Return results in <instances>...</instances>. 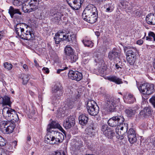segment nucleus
I'll return each mask as SVG.
<instances>
[{
	"label": "nucleus",
	"instance_id": "obj_11",
	"mask_svg": "<svg viewBox=\"0 0 155 155\" xmlns=\"http://www.w3.org/2000/svg\"><path fill=\"white\" fill-rule=\"evenodd\" d=\"M75 119L73 116H69L64 121L63 126L66 129H69L75 124Z\"/></svg>",
	"mask_w": 155,
	"mask_h": 155
},
{
	"label": "nucleus",
	"instance_id": "obj_14",
	"mask_svg": "<svg viewBox=\"0 0 155 155\" xmlns=\"http://www.w3.org/2000/svg\"><path fill=\"white\" fill-rule=\"evenodd\" d=\"M50 14L51 16L54 17L52 21L54 22H58L60 21L62 16L61 13L58 12L57 10L54 9H52L50 10Z\"/></svg>",
	"mask_w": 155,
	"mask_h": 155
},
{
	"label": "nucleus",
	"instance_id": "obj_4",
	"mask_svg": "<svg viewBox=\"0 0 155 155\" xmlns=\"http://www.w3.org/2000/svg\"><path fill=\"white\" fill-rule=\"evenodd\" d=\"M95 133L94 128L90 126L85 129L84 132L82 134L81 137L83 140L86 142L87 140H91V138L94 137Z\"/></svg>",
	"mask_w": 155,
	"mask_h": 155
},
{
	"label": "nucleus",
	"instance_id": "obj_16",
	"mask_svg": "<svg viewBox=\"0 0 155 155\" xmlns=\"http://www.w3.org/2000/svg\"><path fill=\"white\" fill-rule=\"evenodd\" d=\"M45 142L47 144L52 145L57 144L55 140H54L53 136H52V133H51V131H48L47 134L45 137Z\"/></svg>",
	"mask_w": 155,
	"mask_h": 155
},
{
	"label": "nucleus",
	"instance_id": "obj_44",
	"mask_svg": "<svg viewBox=\"0 0 155 155\" xmlns=\"http://www.w3.org/2000/svg\"><path fill=\"white\" fill-rule=\"evenodd\" d=\"M70 61L71 63L75 62L78 59V56L74 54L68 56Z\"/></svg>",
	"mask_w": 155,
	"mask_h": 155
},
{
	"label": "nucleus",
	"instance_id": "obj_9",
	"mask_svg": "<svg viewBox=\"0 0 155 155\" xmlns=\"http://www.w3.org/2000/svg\"><path fill=\"white\" fill-rule=\"evenodd\" d=\"M66 1L71 8L77 10L80 8L84 0H66Z\"/></svg>",
	"mask_w": 155,
	"mask_h": 155
},
{
	"label": "nucleus",
	"instance_id": "obj_32",
	"mask_svg": "<svg viewBox=\"0 0 155 155\" xmlns=\"http://www.w3.org/2000/svg\"><path fill=\"white\" fill-rule=\"evenodd\" d=\"M127 62L131 65H133L136 61L135 56H126Z\"/></svg>",
	"mask_w": 155,
	"mask_h": 155
},
{
	"label": "nucleus",
	"instance_id": "obj_37",
	"mask_svg": "<svg viewBox=\"0 0 155 155\" xmlns=\"http://www.w3.org/2000/svg\"><path fill=\"white\" fill-rule=\"evenodd\" d=\"M111 129L107 125H104L102 126L101 128V131L104 135H105V133H107L109 132V130L110 131Z\"/></svg>",
	"mask_w": 155,
	"mask_h": 155
},
{
	"label": "nucleus",
	"instance_id": "obj_40",
	"mask_svg": "<svg viewBox=\"0 0 155 155\" xmlns=\"http://www.w3.org/2000/svg\"><path fill=\"white\" fill-rule=\"evenodd\" d=\"M22 9L24 12L30 13L31 12H32V10H31V8H28V5L26 6V4L25 3H23Z\"/></svg>",
	"mask_w": 155,
	"mask_h": 155
},
{
	"label": "nucleus",
	"instance_id": "obj_46",
	"mask_svg": "<svg viewBox=\"0 0 155 155\" xmlns=\"http://www.w3.org/2000/svg\"><path fill=\"white\" fill-rule=\"evenodd\" d=\"M12 65L11 64L8 62H5L4 64V68L8 71L11 70L12 68Z\"/></svg>",
	"mask_w": 155,
	"mask_h": 155
},
{
	"label": "nucleus",
	"instance_id": "obj_48",
	"mask_svg": "<svg viewBox=\"0 0 155 155\" xmlns=\"http://www.w3.org/2000/svg\"><path fill=\"white\" fill-rule=\"evenodd\" d=\"M109 132L107 133H105V136L108 138H111L114 135V133L112 129L110 131H109Z\"/></svg>",
	"mask_w": 155,
	"mask_h": 155
},
{
	"label": "nucleus",
	"instance_id": "obj_36",
	"mask_svg": "<svg viewBox=\"0 0 155 155\" xmlns=\"http://www.w3.org/2000/svg\"><path fill=\"white\" fill-rule=\"evenodd\" d=\"M104 8H106V12H112L114 10V7L113 6L112 4H106L104 6Z\"/></svg>",
	"mask_w": 155,
	"mask_h": 155
},
{
	"label": "nucleus",
	"instance_id": "obj_38",
	"mask_svg": "<svg viewBox=\"0 0 155 155\" xmlns=\"http://www.w3.org/2000/svg\"><path fill=\"white\" fill-rule=\"evenodd\" d=\"M82 41L85 46L92 48L94 46V43L89 40H83Z\"/></svg>",
	"mask_w": 155,
	"mask_h": 155
},
{
	"label": "nucleus",
	"instance_id": "obj_53",
	"mask_svg": "<svg viewBox=\"0 0 155 155\" xmlns=\"http://www.w3.org/2000/svg\"><path fill=\"white\" fill-rule=\"evenodd\" d=\"M61 69H58L57 70V73L58 74H59L62 71L68 69V68L67 66L66 65H65L64 67H62L61 66Z\"/></svg>",
	"mask_w": 155,
	"mask_h": 155
},
{
	"label": "nucleus",
	"instance_id": "obj_60",
	"mask_svg": "<svg viewBox=\"0 0 155 155\" xmlns=\"http://www.w3.org/2000/svg\"><path fill=\"white\" fill-rule=\"evenodd\" d=\"M17 145V141H13L12 143V145L15 147Z\"/></svg>",
	"mask_w": 155,
	"mask_h": 155
},
{
	"label": "nucleus",
	"instance_id": "obj_57",
	"mask_svg": "<svg viewBox=\"0 0 155 155\" xmlns=\"http://www.w3.org/2000/svg\"><path fill=\"white\" fill-rule=\"evenodd\" d=\"M42 71L45 72L48 74L49 73V71L48 68L44 67L42 69Z\"/></svg>",
	"mask_w": 155,
	"mask_h": 155
},
{
	"label": "nucleus",
	"instance_id": "obj_1",
	"mask_svg": "<svg viewBox=\"0 0 155 155\" xmlns=\"http://www.w3.org/2000/svg\"><path fill=\"white\" fill-rule=\"evenodd\" d=\"M2 113L4 117L10 121H2L0 124L1 130L5 134L12 133L15 128L14 122L18 120V116L14 110L7 107L3 109Z\"/></svg>",
	"mask_w": 155,
	"mask_h": 155
},
{
	"label": "nucleus",
	"instance_id": "obj_21",
	"mask_svg": "<svg viewBox=\"0 0 155 155\" xmlns=\"http://www.w3.org/2000/svg\"><path fill=\"white\" fill-rule=\"evenodd\" d=\"M39 0H31L29 4L33 11L37 9L39 5Z\"/></svg>",
	"mask_w": 155,
	"mask_h": 155
},
{
	"label": "nucleus",
	"instance_id": "obj_25",
	"mask_svg": "<svg viewBox=\"0 0 155 155\" xmlns=\"http://www.w3.org/2000/svg\"><path fill=\"white\" fill-rule=\"evenodd\" d=\"M76 100L75 99H71V100L68 99V101H69L68 104V106L70 108H72L75 104L76 105L78 104V102H79L80 100L79 98H76Z\"/></svg>",
	"mask_w": 155,
	"mask_h": 155
},
{
	"label": "nucleus",
	"instance_id": "obj_43",
	"mask_svg": "<svg viewBox=\"0 0 155 155\" xmlns=\"http://www.w3.org/2000/svg\"><path fill=\"white\" fill-rule=\"evenodd\" d=\"M128 140L131 143H133L136 142L137 140V138L136 135L131 136L128 137Z\"/></svg>",
	"mask_w": 155,
	"mask_h": 155
},
{
	"label": "nucleus",
	"instance_id": "obj_15",
	"mask_svg": "<svg viewBox=\"0 0 155 155\" xmlns=\"http://www.w3.org/2000/svg\"><path fill=\"white\" fill-rule=\"evenodd\" d=\"M58 128L62 132H63L64 130L63 129L60 125L56 121H52L51 123L48 124L47 130L48 131L51 132L54 131L52 129Z\"/></svg>",
	"mask_w": 155,
	"mask_h": 155
},
{
	"label": "nucleus",
	"instance_id": "obj_31",
	"mask_svg": "<svg viewBox=\"0 0 155 155\" xmlns=\"http://www.w3.org/2000/svg\"><path fill=\"white\" fill-rule=\"evenodd\" d=\"M154 85L153 84L149 83L148 86L147 91L146 95H150L155 92Z\"/></svg>",
	"mask_w": 155,
	"mask_h": 155
},
{
	"label": "nucleus",
	"instance_id": "obj_8",
	"mask_svg": "<svg viewBox=\"0 0 155 155\" xmlns=\"http://www.w3.org/2000/svg\"><path fill=\"white\" fill-rule=\"evenodd\" d=\"M68 76L70 78L77 81H80L83 78L82 73L77 71H70Z\"/></svg>",
	"mask_w": 155,
	"mask_h": 155
},
{
	"label": "nucleus",
	"instance_id": "obj_56",
	"mask_svg": "<svg viewBox=\"0 0 155 155\" xmlns=\"http://www.w3.org/2000/svg\"><path fill=\"white\" fill-rule=\"evenodd\" d=\"M0 155H7L6 152L2 148H0Z\"/></svg>",
	"mask_w": 155,
	"mask_h": 155
},
{
	"label": "nucleus",
	"instance_id": "obj_49",
	"mask_svg": "<svg viewBox=\"0 0 155 155\" xmlns=\"http://www.w3.org/2000/svg\"><path fill=\"white\" fill-rule=\"evenodd\" d=\"M128 103L129 104L133 103L135 101V99L133 97L132 95L129 94L128 97Z\"/></svg>",
	"mask_w": 155,
	"mask_h": 155
},
{
	"label": "nucleus",
	"instance_id": "obj_20",
	"mask_svg": "<svg viewBox=\"0 0 155 155\" xmlns=\"http://www.w3.org/2000/svg\"><path fill=\"white\" fill-rule=\"evenodd\" d=\"M149 83H144L140 84L138 87L140 93L144 95H146Z\"/></svg>",
	"mask_w": 155,
	"mask_h": 155
},
{
	"label": "nucleus",
	"instance_id": "obj_30",
	"mask_svg": "<svg viewBox=\"0 0 155 155\" xmlns=\"http://www.w3.org/2000/svg\"><path fill=\"white\" fill-rule=\"evenodd\" d=\"M99 111V107L97 106H96L95 107L89 110L88 112L92 116H96L97 115Z\"/></svg>",
	"mask_w": 155,
	"mask_h": 155
},
{
	"label": "nucleus",
	"instance_id": "obj_12",
	"mask_svg": "<svg viewBox=\"0 0 155 155\" xmlns=\"http://www.w3.org/2000/svg\"><path fill=\"white\" fill-rule=\"evenodd\" d=\"M125 51H126V56H136L138 53V51L135 47L130 46H127L124 48Z\"/></svg>",
	"mask_w": 155,
	"mask_h": 155
},
{
	"label": "nucleus",
	"instance_id": "obj_26",
	"mask_svg": "<svg viewBox=\"0 0 155 155\" xmlns=\"http://www.w3.org/2000/svg\"><path fill=\"white\" fill-rule=\"evenodd\" d=\"M96 106H97L96 103L93 100H89L87 104V112L91 110V109L95 107Z\"/></svg>",
	"mask_w": 155,
	"mask_h": 155
},
{
	"label": "nucleus",
	"instance_id": "obj_29",
	"mask_svg": "<svg viewBox=\"0 0 155 155\" xmlns=\"http://www.w3.org/2000/svg\"><path fill=\"white\" fill-rule=\"evenodd\" d=\"M120 3L122 7L124 9L130 10L132 8V6L127 1H122Z\"/></svg>",
	"mask_w": 155,
	"mask_h": 155
},
{
	"label": "nucleus",
	"instance_id": "obj_59",
	"mask_svg": "<svg viewBox=\"0 0 155 155\" xmlns=\"http://www.w3.org/2000/svg\"><path fill=\"white\" fill-rule=\"evenodd\" d=\"M23 67L25 71H28L29 69L28 66L26 64H24L23 66Z\"/></svg>",
	"mask_w": 155,
	"mask_h": 155
},
{
	"label": "nucleus",
	"instance_id": "obj_28",
	"mask_svg": "<svg viewBox=\"0 0 155 155\" xmlns=\"http://www.w3.org/2000/svg\"><path fill=\"white\" fill-rule=\"evenodd\" d=\"M74 50L69 45H67L64 48V53L68 56L74 54Z\"/></svg>",
	"mask_w": 155,
	"mask_h": 155
},
{
	"label": "nucleus",
	"instance_id": "obj_47",
	"mask_svg": "<svg viewBox=\"0 0 155 155\" xmlns=\"http://www.w3.org/2000/svg\"><path fill=\"white\" fill-rule=\"evenodd\" d=\"M23 3V0H14L13 4L15 5L18 6L22 5Z\"/></svg>",
	"mask_w": 155,
	"mask_h": 155
},
{
	"label": "nucleus",
	"instance_id": "obj_50",
	"mask_svg": "<svg viewBox=\"0 0 155 155\" xmlns=\"http://www.w3.org/2000/svg\"><path fill=\"white\" fill-rule=\"evenodd\" d=\"M153 107L155 108V95H153L149 100Z\"/></svg>",
	"mask_w": 155,
	"mask_h": 155
},
{
	"label": "nucleus",
	"instance_id": "obj_55",
	"mask_svg": "<svg viewBox=\"0 0 155 155\" xmlns=\"http://www.w3.org/2000/svg\"><path fill=\"white\" fill-rule=\"evenodd\" d=\"M55 155H68V154L67 152L63 151L61 153L59 152H56Z\"/></svg>",
	"mask_w": 155,
	"mask_h": 155
},
{
	"label": "nucleus",
	"instance_id": "obj_35",
	"mask_svg": "<svg viewBox=\"0 0 155 155\" xmlns=\"http://www.w3.org/2000/svg\"><path fill=\"white\" fill-rule=\"evenodd\" d=\"M148 35L146 37V40L152 41L153 40L155 41V34L153 32L150 31L148 33Z\"/></svg>",
	"mask_w": 155,
	"mask_h": 155
},
{
	"label": "nucleus",
	"instance_id": "obj_3",
	"mask_svg": "<svg viewBox=\"0 0 155 155\" xmlns=\"http://www.w3.org/2000/svg\"><path fill=\"white\" fill-rule=\"evenodd\" d=\"M124 120L123 116L118 115L110 119L107 123L111 127H117L123 123Z\"/></svg>",
	"mask_w": 155,
	"mask_h": 155
},
{
	"label": "nucleus",
	"instance_id": "obj_45",
	"mask_svg": "<svg viewBox=\"0 0 155 155\" xmlns=\"http://www.w3.org/2000/svg\"><path fill=\"white\" fill-rule=\"evenodd\" d=\"M60 97H58L57 95V94H55L52 97V102L53 104L57 103L60 99Z\"/></svg>",
	"mask_w": 155,
	"mask_h": 155
},
{
	"label": "nucleus",
	"instance_id": "obj_18",
	"mask_svg": "<svg viewBox=\"0 0 155 155\" xmlns=\"http://www.w3.org/2000/svg\"><path fill=\"white\" fill-rule=\"evenodd\" d=\"M146 21L149 25H155V14L150 13L147 15L146 17Z\"/></svg>",
	"mask_w": 155,
	"mask_h": 155
},
{
	"label": "nucleus",
	"instance_id": "obj_23",
	"mask_svg": "<svg viewBox=\"0 0 155 155\" xmlns=\"http://www.w3.org/2000/svg\"><path fill=\"white\" fill-rule=\"evenodd\" d=\"M108 79L112 82H113L117 84H120L123 83L122 80L114 76H109L107 78Z\"/></svg>",
	"mask_w": 155,
	"mask_h": 155
},
{
	"label": "nucleus",
	"instance_id": "obj_63",
	"mask_svg": "<svg viewBox=\"0 0 155 155\" xmlns=\"http://www.w3.org/2000/svg\"><path fill=\"white\" fill-rule=\"evenodd\" d=\"M3 97H2L0 96V104H2V102H3Z\"/></svg>",
	"mask_w": 155,
	"mask_h": 155
},
{
	"label": "nucleus",
	"instance_id": "obj_27",
	"mask_svg": "<svg viewBox=\"0 0 155 155\" xmlns=\"http://www.w3.org/2000/svg\"><path fill=\"white\" fill-rule=\"evenodd\" d=\"M118 56V53L116 51H112L108 53V58L111 61L114 60Z\"/></svg>",
	"mask_w": 155,
	"mask_h": 155
},
{
	"label": "nucleus",
	"instance_id": "obj_42",
	"mask_svg": "<svg viewBox=\"0 0 155 155\" xmlns=\"http://www.w3.org/2000/svg\"><path fill=\"white\" fill-rule=\"evenodd\" d=\"M56 34H58V36L60 38L61 40H62V41H63L66 40V34L65 32L63 31H60L58 32Z\"/></svg>",
	"mask_w": 155,
	"mask_h": 155
},
{
	"label": "nucleus",
	"instance_id": "obj_54",
	"mask_svg": "<svg viewBox=\"0 0 155 155\" xmlns=\"http://www.w3.org/2000/svg\"><path fill=\"white\" fill-rule=\"evenodd\" d=\"M5 144V143L4 139L1 136L0 138V146H3Z\"/></svg>",
	"mask_w": 155,
	"mask_h": 155
},
{
	"label": "nucleus",
	"instance_id": "obj_5",
	"mask_svg": "<svg viewBox=\"0 0 155 155\" xmlns=\"http://www.w3.org/2000/svg\"><path fill=\"white\" fill-rule=\"evenodd\" d=\"M97 14V9L93 5H88L84 9L82 15V17L83 18L87 17H88L93 14L96 15Z\"/></svg>",
	"mask_w": 155,
	"mask_h": 155
},
{
	"label": "nucleus",
	"instance_id": "obj_17",
	"mask_svg": "<svg viewBox=\"0 0 155 155\" xmlns=\"http://www.w3.org/2000/svg\"><path fill=\"white\" fill-rule=\"evenodd\" d=\"M152 112L153 110L151 107H146L140 111V114L141 116H143V117H146L151 115Z\"/></svg>",
	"mask_w": 155,
	"mask_h": 155
},
{
	"label": "nucleus",
	"instance_id": "obj_64",
	"mask_svg": "<svg viewBox=\"0 0 155 155\" xmlns=\"http://www.w3.org/2000/svg\"><path fill=\"white\" fill-rule=\"evenodd\" d=\"M152 144L153 146V148H154V149H155V139L154 140L152 141Z\"/></svg>",
	"mask_w": 155,
	"mask_h": 155
},
{
	"label": "nucleus",
	"instance_id": "obj_58",
	"mask_svg": "<svg viewBox=\"0 0 155 155\" xmlns=\"http://www.w3.org/2000/svg\"><path fill=\"white\" fill-rule=\"evenodd\" d=\"M143 41L141 39H140L137 41V44L139 45H142L143 43Z\"/></svg>",
	"mask_w": 155,
	"mask_h": 155
},
{
	"label": "nucleus",
	"instance_id": "obj_62",
	"mask_svg": "<svg viewBox=\"0 0 155 155\" xmlns=\"http://www.w3.org/2000/svg\"><path fill=\"white\" fill-rule=\"evenodd\" d=\"M5 31H2L0 32V34H1V36L2 37H4L5 36Z\"/></svg>",
	"mask_w": 155,
	"mask_h": 155
},
{
	"label": "nucleus",
	"instance_id": "obj_51",
	"mask_svg": "<svg viewBox=\"0 0 155 155\" xmlns=\"http://www.w3.org/2000/svg\"><path fill=\"white\" fill-rule=\"evenodd\" d=\"M58 35V34H56L54 38V39L55 41V43L57 44H59L60 41H62V40H61L60 38H59Z\"/></svg>",
	"mask_w": 155,
	"mask_h": 155
},
{
	"label": "nucleus",
	"instance_id": "obj_41",
	"mask_svg": "<svg viewBox=\"0 0 155 155\" xmlns=\"http://www.w3.org/2000/svg\"><path fill=\"white\" fill-rule=\"evenodd\" d=\"M29 76L30 74H23L22 79L23 80L22 83L23 84H27L29 80Z\"/></svg>",
	"mask_w": 155,
	"mask_h": 155
},
{
	"label": "nucleus",
	"instance_id": "obj_7",
	"mask_svg": "<svg viewBox=\"0 0 155 155\" xmlns=\"http://www.w3.org/2000/svg\"><path fill=\"white\" fill-rule=\"evenodd\" d=\"M127 129V124L124 122L117 127L116 132L117 134L120 136L119 138L122 139L124 138V135Z\"/></svg>",
	"mask_w": 155,
	"mask_h": 155
},
{
	"label": "nucleus",
	"instance_id": "obj_33",
	"mask_svg": "<svg viewBox=\"0 0 155 155\" xmlns=\"http://www.w3.org/2000/svg\"><path fill=\"white\" fill-rule=\"evenodd\" d=\"M3 100L2 102L3 106L5 105L10 106L11 104L10 98L8 96H5L3 97Z\"/></svg>",
	"mask_w": 155,
	"mask_h": 155
},
{
	"label": "nucleus",
	"instance_id": "obj_24",
	"mask_svg": "<svg viewBox=\"0 0 155 155\" xmlns=\"http://www.w3.org/2000/svg\"><path fill=\"white\" fill-rule=\"evenodd\" d=\"M8 13L12 18H13L14 15L15 14H18L19 15L21 14L18 9H14L12 6H10L8 11Z\"/></svg>",
	"mask_w": 155,
	"mask_h": 155
},
{
	"label": "nucleus",
	"instance_id": "obj_10",
	"mask_svg": "<svg viewBox=\"0 0 155 155\" xmlns=\"http://www.w3.org/2000/svg\"><path fill=\"white\" fill-rule=\"evenodd\" d=\"M52 93L57 94L58 97H61L63 93L61 84L59 82L56 83L52 89Z\"/></svg>",
	"mask_w": 155,
	"mask_h": 155
},
{
	"label": "nucleus",
	"instance_id": "obj_19",
	"mask_svg": "<svg viewBox=\"0 0 155 155\" xmlns=\"http://www.w3.org/2000/svg\"><path fill=\"white\" fill-rule=\"evenodd\" d=\"M97 14H96V15L93 14L90 16H89L88 17L84 18V19L88 23L91 24H93L97 21Z\"/></svg>",
	"mask_w": 155,
	"mask_h": 155
},
{
	"label": "nucleus",
	"instance_id": "obj_2",
	"mask_svg": "<svg viewBox=\"0 0 155 155\" xmlns=\"http://www.w3.org/2000/svg\"><path fill=\"white\" fill-rule=\"evenodd\" d=\"M15 31L17 35L16 37L21 38L24 40H31L34 37L33 29L29 28L26 30L25 33L24 32V29L20 26H17L15 28Z\"/></svg>",
	"mask_w": 155,
	"mask_h": 155
},
{
	"label": "nucleus",
	"instance_id": "obj_6",
	"mask_svg": "<svg viewBox=\"0 0 155 155\" xmlns=\"http://www.w3.org/2000/svg\"><path fill=\"white\" fill-rule=\"evenodd\" d=\"M120 101L119 99H116L113 97H111L107 100L106 107L110 110V112H112L115 109L117 104H118Z\"/></svg>",
	"mask_w": 155,
	"mask_h": 155
},
{
	"label": "nucleus",
	"instance_id": "obj_61",
	"mask_svg": "<svg viewBox=\"0 0 155 155\" xmlns=\"http://www.w3.org/2000/svg\"><path fill=\"white\" fill-rule=\"evenodd\" d=\"M34 62L35 64V65L36 67H38L39 66V64L38 63L37 61L35 59L34 60Z\"/></svg>",
	"mask_w": 155,
	"mask_h": 155
},
{
	"label": "nucleus",
	"instance_id": "obj_13",
	"mask_svg": "<svg viewBox=\"0 0 155 155\" xmlns=\"http://www.w3.org/2000/svg\"><path fill=\"white\" fill-rule=\"evenodd\" d=\"M52 136H53L55 140L56 144H58L62 142L64 139V135L61 133L56 130L51 131Z\"/></svg>",
	"mask_w": 155,
	"mask_h": 155
},
{
	"label": "nucleus",
	"instance_id": "obj_34",
	"mask_svg": "<svg viewBox=\"0 0 155 155\" xmlns=\"http://www.w3.org/2000/svg\"><path fill=\"white\" fill-rule=\"evenodd\" d=\"M66 40L68 41H73L75 40V35L74 34H67L66 35Z\"/></svg>",
	"mask_w": 155,
	"mask_h": 155
},
{
	"label": "nucleus",
	"instance_id": "obj_52",
	"mask_svg": "<svg viewBox=\"0 0 155 155\" xmlns=\"http://www.w3.org/2000/svg\"><path fill=\"white\" fill-rule=\"evenodd\" d=\"M136 135L135 130L132 128L130 129L128 132V137Z\"/></svg>",
	"mask_w": 155,
	"mask_h": 155
},
{
	"label": "nucleus",
	"instance_id": "obj_22",
	"mask_svg": "<svg viewBox=\"0 0 155 155\" xmlns=\"http://www.w3.org/2000/svg\"><path fill=\"white\" fill-rule=\"evenodd\" d=\"M79 123L82 125H85L88 122V117L84 114L80 115L79 117Z\"/></svg>",
	"mask_w": 155,
	"mask_h": 155
},
{
	"label": "nucleus",
	"instance_id": "obj_39",
	"mask_svg": "<svg viewBox=\"0 0 155 155\" xmlns=\"http://www.w3.org/2000/svg\"><path fill=\"white\" fill-rule=\"evenodd\" d=\"M135 112V111L131 109H127L125 110V113L127 114V117H130L134 115Z\"/></svg>",
	"mask_w": 155,
	"mask_h": 155
}]
</instances>
